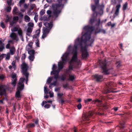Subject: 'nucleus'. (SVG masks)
Instances as JSON below:
<instances>
[{
	"mask_svg": "<svg viewBox=\"0 0 132 132\" xmlns=\"http://www.w3.org/2000/svg\"><path fill=\"white\" fill-rule=\"evenodd\" d=\"M94 29L93 27L86 26L84 27L82 34H84L82 36L81 38H77L75 40V44L73 46L71 45L69 46L67 51L61 57L62 61L58 62V67L60 70L62 69L64 64L67 62L69 54L73 55L69 62V69L66 71V74L69 75L71 73V70L75 68V65L80 64V61L78 59V47H81V51L82 56L83 58H86L88 56L87 50V48L88 46H92V44L94 41L93 38L91 37V35Z\"/></svg>",
	"mask_w": 132,
	"mask_h": 132,
	"instance_id": "f257e3e1",
	"label": "nucleus"
},
{
	"mask_svg": "<svg viewBox=\"0 0 132 132\" xmlns=\"http://www.w3.org/2000/svg\"><path fill=\"white\" fill-rule=\"evenodd\" d=\"M59 3V4L52 5L53 14L54 16L57 18L61 12V10L63 8L64 5L60 3V1H63V0H58Z\"/></svg>",
	"mask_w": 132,
	"mask_h": 132,
	"instance_id": "f03ea898",
	"label": "nucleus"
},
{
	"mask_svg": "<svg viewBox=\"0 0 132 132\" xmlns=\"http://www.w3.org/2000/svg\"><path fill=\"white\" fill-rule=\"evenodd\" d=\"M25 80L24 78H21L18 82V85L17 88V91L16 92L15 97L16 98H20L21 96L20 94V91L23 89L24 87L23 82Z\"/></svg>",
	"mask_w": 132,
	"mask_h": 132,
	"instance_id": "7ed1b4c3",
	"label": "nucleus"
},
{
	"mask_svg": "<svg viewBox=\"0 0 132 132\" xmlns=\"http://www.w3.org/2000/svg\"><path fill=\"white\" fill-rule=\"evenodd\" d=\"M44 25L47 28H44L43 29L42 38L43 39L47 36L53 26L52 23L51 22L50 23L46 22L44 23Z\"/></svg>",
	"mask_w": 132,
	"mask_h": 132,
	"instance_id": "20e7f679",
	"label": "nucleus"
},
{
	"mask_svg": "<svg viewBox=\"0 0 132 132\" xmlns=\"http://www.w3.org/2000/svg\"><path fill=\"white\" fill-rule=\"evenodd\" d=\"M98 62L100 67L103 70V72L105 75H108L110 73L109 71V69H108L107 68L106 61L100 60Z\"/></svg>",
	"mask_w": 132,
	"mask_h": 132,
	"instance_id": "39448f33",
	"label": "nucleus"
},
{
	"mask_svg": "<svg viewBox=\"0 0 132 132\" xmlns=\"http://www.w3.org/2000/svg\"><path fill=\"white\" fill-rule=\"evenodd\" d=\"M93 114V112L89 111V112L86 113H83L82 116V119L84 121H87L84 122V123H89L90 122L89 121V118L91 117Z\"/></svg>",
	"mask_w": 132,
	"mask_h": 132,
	"instance_id": "423d86ee",
	"label": "nucleus"
},
{
	"mask_svg": "<svg viewBox=\"0 0 132 132\" xmlns=\"http://www.w3.org/2000/svg\"><path fill=\"white\" fill-rule=\"evenodd\" d=\"M21 72L22 74L24 75H29V73L28 72L29 66L27 64L24 62L21 65Z\"/></svg>",
	"mask_w": 132,
	"mask_h": 132,
	"instance_id": "0eeeda50",
	"label": "nucleus"
},
{
	"mask_svg": "<svg viewBox=\"0 0 132 132\" xmlns=\"http://www.w3.org/2000/svg\"><path fill=\"white\" fill-rule=\"evenodd\" d=\"M106 85L108 88L107 90L105 92V93H108L111 92V91L110 90V89H113V87L114 86L113 83L112 82H108L106 84Z\"/></svg>",
	"mask_w": 132,
	"mask_h": 132,
	"instance_id": "6e6552de",
	"label": "nucleus"
},
{
	"mask_svg": "<svg viewBox=\"0 0 132 132\" xmlns=\"http://www.w3.org/2000/svg\"><path fill=\"white\" fill-rule=\"evenodd\" d=\"M60 70L59 68V69L58 70H53L51 72V75L54 74V78L56 80H57V79L59 78V73Z\"/></svg>",
	"mask_w": 132,
	"mask_h": 132,
	"instance_id": "1a4fd4ad",
	"label": "nucleus"
},
{
	"mask_svg": "<svg viewBox=\"0 0 132 132\" xmlns=\"http://www.w3.org/2000/svg\"><path fill=\"white\" fill-rule=\"evenodd\" d=\"M11 77L12 79L11 84L13 86H15L16 85V81L17 80L16 74H13L11 76Z\"/></svg>",
	"mask_w": 132,
	"mask_h": 132,
	"instance_id": "9d476101",
	"label": "nucleus"
},
{
	"mask_svg": "<svg viewBox=\"0 0 132 132\" xmlns=\"http://www.w3.org/2000/svg\"><path fill=\"white\" fill-rule=\"evenodd\" d=\"M104 7V5L103 4L101 5L98 6L99 9V12H96V16L98 14L101 15L103 14V9Z\"/></svg>",
	"mask_w": 132,
	"mask_h": 132,
	"instance_id": "9b49d317",
	"label": "nucleus"
},
{
	"mask_svg": "<svg viewBox=\"0 0 132 132\" xmlns=\"http://www.w3.org/2000/svg\"><path fill=\"white\" fill-rule=\"evenodd\" d=\"M6 86L2 85H0V95H2L6 93Z\"/></svg>",
	"mask_w": 132,
	"mask_h": 132,
	"instance_id": "f8f14e48",
	"label": "nucleus"
},
{
	"mask_svg": "<svg viewBox=\"0 0 132 132\" xmlns=\"http://www.w3.org/2000/svg\"><path fill=\"white\" fill-rule=\"evenodd\" d=\"M94 77L95 80L97 82L101 81L103 78L102 76L97 74L94 75Z\"/></svg>",
	"mask_w": 132,
	"mask_h": 132,
	"instance_id": "ddd939ff",
	"label": "nucleus"
},
{
	"mask_svg": "<svg viewBox=\"0 0 132 132\" xmlns=\"http://www.w3.org/2000/svg\"><path fill=\"white\" fill-rule=\"evenodd\" d=\"M10 37L13 40L17 41L19 40V39L17 35L14 32H12L10 35Z\"/></svg>",
	"mask_w": 132,
	"mask_h": 132,
	"instance_id": "4468645a",
	"label": "nucleus"
},
{
	"mask_svg": "<svg viewBox=\"0 0 132 132\" xmlns=\"http://www.w3.org/2000/svg\"><path fill=\"white\" fill-rule=\"evenodd\" d=\"M121 5L120 4H119L116 6V10L114 13V15L117 16L119 14V9Z\"/></svg>",
	"mask_w": 132,
	"mask_h": 132,
	"instance_id": "2eb2a0df",
	"label": "nucleus"
},
{
	"mask_svg": "<svg viewBox=\"0 0 132 132\" xmlns=\"http://www.w3.org/2000/svg\"><path fill=\"white\" fill-rule=\"evenodd\" d=\"M5 48L4 44L0 40V52H2Z\"/></svg>",
	"mask_w": 132,
	"mask_h": 132,
	"instance_id": "dca6fc26",
	"label": "nucleus"
},
{
	"mask_svg": "<svg viewBox=\"0 0 132 132\" xmlns=\"http://www.w3.org/2000/svg\"><path fill=\"white\" fill-rule=\"evenodd\" d=\"M29 48L27 46L26 48V50L28 51V53L31 55H34L35 53V51L33 50H29Z\"/></svg>",
	"mask_w": 132,
	"mask_h": 132,
	"instance_id": "f3484780",
	"label": "nucleus"
},
{
	"mask_svg": "<svg viewBox=\"0 0 132 132\" xmlns=\"http://www.w3.org/2000/svg\"><path fill=\"white\" fill-rule=\"evenodd\" d=\"M19 10L16 6H15L12 11V13L14 15H16L18 13Z\"/></svg>",
	"mask_w": 132,
	"mask_h": 132,
	"instance_id": "a211bd4d",
	"label": "nucleus"
},
{
	"mask_svg": "<svg viewBox=\"0 0 132 132\" xmlns=\"http://www.w3.org/2000/svg\"><path fill=\"white\" fill-rule=\"evenodd\" d=\"M12 19L11 16H9V15H6V19L5 20V22L7 23L8 22H10Z\"/></svg>",
	"mask_w": 132,
	"mask_h": 132,
	"instance_id": "6ab92c4d",
	"label": "nucleus"
},
{
	"mask_svg": "<svg viewBox=\"0 0 132 132\" xmlns=\"http://www.w3.org/2000/svg\"><path fill=\"white\" fill-rule=\"evenodd\" d=\"M69 80L70 81H73L75 78V76L74 74L72 75L69 74Z\"/></svg>",
	"mask_w": 132,
	"mask_h": 132,
	"instance_id": "aec40b11",
	"label": "nucleus"
},
{
	"mask_svg": "<svg viewBox=\"0 0 132 132\" xmlns=\"http://www.w3.org/2000/svg\"><path fill=\"white\" fill-rule=\"evenodd\" d=\"M128 7V4L127 2H126L123 5L122 10L123 11H125L127 9Z\"/></svg>",
	"mask_w": 132,
	"mask_h": 132,
	"instance_id": "412c9836",
	"label": "nucleus"
},
{
	"mask_svg": "<svg viewBox=\"0 0 132 132\" xmlns=\"http://www.w3.org/2000/svg\"><path fill=\"white\" fill-rule=\"evenodd\" d=\"M102 101L101 100H99L98 99H97L93 101V102L95 104H97V103H99V104L100 105L101 104Z\"/></svg>",
	"mask_w": 132,
	"mask_h": 132,
	"instance_id": "4be33fe9",
	"label": "nucleus"
},
{
	"mask_svg": "<svg viewBox=\"0 0 132 132\" xmlns=\"http://www.w3.org/2000/svg\"><path fill=\"white\" fill-rule=\"evenodd\" d=\"M17 31L18 34L19 36H21L22 37V36H23V32L21 29L20 28H19V30Z\"/></svg>",
	"mask_w": 132,
	"mask_h": 132,
	"instance_id": "5701e85b",
	"label": "nucleus"
},
{
	"mask_svg": "<svg viewBox=\"0 0 132 132\" xmlns=\"http://www.w3.org/2000/svg\"><path fill=\"white\" fill-rule=\"evenodd\" d=\"M95 5H92V11H94L96 9L97 7V6H98V4L99 3V2L97 4H96L95 2Z\"/></svg>",
	"mask_w": 132,
	"mask_h": 132,
	"instance_id": "b1692460",
	"label": "nucleus"
},
{
	"mask_svg": "<svg viewBox=\"0 0 132 132\" xmlns=\"http://www.w3.org/2000/svg\"><path fill=\"white\" fill-rule=\"evenodd\" d=\"M24 19L25 21L26 22H29L30 20V17L27 15H26L24 16Z\"/></svg>",
	"mask_w": 132,
	"mask_h": 132,
	"instance_id": "393cba45",
	"label": "nucleus"
},
{
	"mask_svg": "<svg viewBox=\"0 0 132 132\" xmlns=\"http://www.w3.org/2000/svg\"><path fill=\"white\" fill-rule=\"evenodd\" d=\"M59 78L61 80H64L66 78V76L65 74H64L59 77Z\"/></svg>",
	"mask_w": 132,
	"mask_h": 132,
	"instance_id": "a878e982",
	"label": "nucleus"
},
{
	"mask_svg": "<svg viewBox=\"0 0 132 132\" xmlns=\"http://www.w3.org/2000/svg\"><path fill=\"white\" fill-rule=\"evenodd\" d=\"M15 49L14 47L12 48L10 50V52L11 54L12 55L14 54L15 52Z\"/></svg>",
	"mask_w": 132,
	"mask_h": 132,
	"instance_id": "bb28decb",
	"label": "nucleus"
},
{
	"mask_svg": "<svg viewBox=\"0 0 132 132\" xmlns=\"http://www.w3.org/2000/svg\"><path fill=\"white\" fill-rule=\"evenodd\" d=\"M103 22H104V20H102L101 22H100V18H99L98 19V21L96 23V26H99L100 25V23H102Z\"/></svg>",
	"mask_w": 132,
	"mask_h": 132,
	"instance_id": "cd10ccee",
	"label": "nucleus"
},
{
	"mask_svg": "<svg viewBox=\"0 0 132 132\" xmlns=\"http://www.w3.org/2000/svg\"><path fill=\"white\" fill-rule=\"evenodd\" d=\"M34 58L35 56L34 55H30L28 57V58L29 60L31 61H34Z\"/></svg>",
	"mask_w": 132,
	"mask_h": 132,
	"instance_id": "c85d7f7f",
	"label": "nucleus"
},
{
	"mask_svg": "<svg viewBox=\"0 0 132 132\" xmlns=\"http://www.w3.org/2000/svg\"><path fill=\"white\" fill-rule=\"evenodd\" d=\"M35 124L34 123H31L26 126V127L28 128H30V127H35Z\"/></svg>",
	"mask_w": 132,
	"mask_h": 132,
	"instance_id": "c756f323",
	"label": "nucleus"
},
{
	"mask_svg": "<svg viewBox=\"0 0 132 132\" xmlns=\"http://www.w3.org/2000/svg\"><path fill=\"white\" fill-rule=\"evenodd\" d=\"M52 79L53 77H52L51 78L50 77H49L48 78L47 80V84H49L51 82Z\"/></svg>",
	"mask_w": 132,
	"mask_h": 132,
	"instance_id": "7c9ffc66",
	"label": "nucleus"
},
{
	"mask_svg": "<svg viewBox=\"0 0 132 132\" xmlns=\"http://www.w3.org/2000/svg\"><path fill=\"white\" fill-rule=\"evenodd\" d=\"M26 0H20L19 2V6L21 7L22 4L24 3L25 2Z\"/></svg>",
	"mask_w": 132,
	"mask_h": 132,
	"instance_id": "2f4dec72",
	"label": "nucleus"
},
{
	"mask_svg": "<svg viewBox=\"0 0 132 132\" xmlns=\"http://www.w3.org/2000/svg\"><path fill=\"white\" fill-rule=\"evenodd\" d=\"M47 86H45L44 87V93L46 94H47L48 93V91L49 90L48 89H47Z\"/></svg>",
	"mask_w": 132,
	"mask_h": 132,
	"instance_id": "473e14b6",
	"label": "nucleus"
},
{
	"mask_svg": "<svg viewBox=\"0 0 132 132\" xmlns=\"http://www.w3.org/2000/svg\"><path fill=\"white\" fill-rule=\"evenodd\" d=\"M32 28H31L28 27L27 30V32L31 33L32 31Z\"/></svg>",
	"mask_w": 132,
	"mask_h": 132,
	"instance_id": "72a5a7b5",
	"label": "nucleus"
},
{
	"mask_svg": "<svg viewBox=\"0 0 132 132\" xmlns=\"http://www.w3.org/2000/svg\"><path fill=\"white\" fill-rule=\"evenodd\" d=\"M52 13V12L50 10H48L47 11V14L49 15V18H50L52 16L51 15V14Z\"/></svg>",
	"mask_w": 132,
	"mask_h": 132,
	"instance_id": "f704fd0d",
	"label": "nucleus"
},
{
	"mask_svg": "<svg viewBox=\"0 0 132 132\" xmlns=\"http://www.w3.org/2000/svg\"><path fill=\"white\" fill-rule=\"evenodd\" d=\"M33 43L31 42H30L28 44V46L30 47V49H31L32 48Z\"/></svg>",
	"mask_w": 132,
	"mask_h": 132,
	"instance_id": "c9c22d12",
	"label": "nucleus"
},
{
	"mask_svg": "<svg viewBox=\"0 0 132 132\" xmlns=\"http://www.w3.org/2000/svg\"><path fill=\"white\" fill-rule=\"evenodd\" d=\"M38 19V15L37 14V13H36L34 18V19L36 22H37Z\"/></svg>",
	"mask_w": 132,
	"mask_h": 132,
	"instance_id": "e433bc0d",
	"label": "nucleus"
},
{
	"mask_svg": "<svg viewBox=\"0 0 132 132\" xmlns=\"http://www.w3.org/2000/svg\"><path fill=\"white\" fill-rule=\"evenodd\" d=\"M6 56V54H2L0 55V61L3 59L4 57Z\"/></svg>",
	"mask_w": 132,
	"mask_h": 132,
	"instance_id": "4c0bfd02",
	"label": "nucleus"
},
{
	"mask_svg": "<svg viewBox=\"0 0 132 132\" xmlns=\"http://www.w3.org/2000/svg\"><path fill=\"white\" fill-rule=\"evenodd\" d=\"M5 59L6 60H9L10 58V53H7V55H6Z\"/></svg>",
	"mask_w": 132,
	"mask_h": 132,
	"instance_id": "58836bf2",
	"label": "nucleus"
},
{
	"mask_svg": "<svg viewBox=\"0 0 132 132\" xmlns=\"http://www.w3.org/2000/svg\"><path fill=\"white\" fill-rule=\"evenodd\" d=\"M12 65L13 68L15 69L16 68L15 63L14 61H13L12 63Z\"/></svg>",
	"mask_w": 132,
	"mask_h": 132,
	"instance_id": "ea45409f",
	"label": "nucleus"
},
{
	"mask_svg": "<svg viewBox=\"0 0 132 132\" xmlns=\"http://www.w3.org/2000/svg\"><path fill=\"white\" fill-rule=\"evenodd\" d=\"M19 27H15L13 28L12 31H14V32H15L16 31H18L19 30Z\"/></svg>",
	"mask_w": 132,
	"mask_h": 132,
	"instance_id": "a19ab883",
	"label": "nucleus"
},
{
	"mask_svg": "<svg viewBox=\"0 0 132 132\" xmlns=\"http://www.w3.org/2000/svg\"><path fill=\"white\" fill-rule=\"evenodd\" d=\"M63 94L62 93H58L57 94V96L58 97L59 99L62 98V97L63 96Z\"/></svg>",
	"mask_w": 132,
	"mask_h": 132,
	"instance_id": "79ce46f5",
	"label": "nucleus"
},
{
	"mask_svg": "<svg viewBox=\"0 0 132 132\" xmlns=\"http://www.w3.org/2000/svg\"><path fill=\"white\" fill-rule=\"evenodd\" d=\"M28 26L29 27H33L34 26V24L32 22H30L28 23Z\"/></svg>",
	"mask_w": 132,
	"mask_h": 132,
	"instance_id": "37998d69",
	"label": "nucleus"
},
{
	"mask_svg": "<svg viewBox=\"0 0 132 132\" xmlns=\"http://www.w3.org/2000/svg\"><path fill=\"white\" fill-rule=\"evenodd\" d=\"M92 99L90 98L86 100H85L84 101L86 103H87L88 102H90L92 101Z\"/></svg>",
	"mask_w": 132,
	"mask_h": 132,
	"instance_id": "c03bdc74",
	"label": "nucleus"
},
{
	"mask_svg": "<svg viewBox=\"0 0 132 132\" xmlns=\"http://www.w3.org/2000/svg\"><path fill=\"white\" fill-rule=\"evenodd\" d=\"M45 13V10H42L40 12V14L41 15H44V14Z\"/></svg>",
	"mask_w": 132,
	"mask_h": 132,
	"instance_id": "a18cd8bd",
	"label": "nucleus"
},
{
	"mask_svg": "<svg viewBox=\"0 0 132 132\" xmlns=\"http://www.w3.org/2000/svg\"><path fill=\"white\" fill-rule=\"evenodd\" d=\"M11 7L10 6H8L6 9V11L7 12H10L11 10Z\"/></svg>",
	"mask_w": 132,
	"mask_h": 132,
	"instance_id": "49530a36",
	"label": "nucleus"
},
{
	"mask_svg": "<svg viewBox=\"0 0 132 132\" xmlns=\"http://www.w3.org/2000/svg\"><path fill=\"white\" fill-rule=\"evenodd\" d=\"M26 55L25 54H23L22 55L21 59L22 60H24L26 58Z\"/></svg>",
	"mask_w": 132,
	"mask_h": 132,
	"instance_id": "de8ad7c7",
	"label": "nucleus"
},
{
	"mask_svg": "<svg viewBox=\"0 0 132 132\" xmlns=\"http://www.w3.org/2000/svg\"><path fill=\"white\" fill-rule=\"evenodd\" d=\"M117 67L119 68L121 66L120 63V62H117L116 63Z\"/></svg>",
	"mask_w": 132,
	"mask_h": 132,
	"instance_id": "09e8293b",
	"label": "nucleus"
},
{
	"mask_svg": "<svg viewBox=\"0 0 132 132\" xmlns=\"http://www.w3.org/2000/svg\"><path fill=\"white\" fill-rule=\"evenodd\" d=\"M12 1V0H9L7 1V3L9 6H10L11 5Z\"/></svg>",
	"mask_w": 132,
	"mask_h": 132,
	"instance_id": "8fccbe9b",
	"label": "nucleus"
},
{
	"mask_svg": "<svg viewBox=\"0 0 132 132\" xmlns=\"http://www.w3.org/2000/svg\"><path fill=\"white\" fill-rule=\"evenodd\" d=\"M36 45L37 47H39V40L37 39L36 40Z\"/></svg>",
	"mask_w": 132,
	"mask_h": 132,
	"instance_id": "3c124183",
	"label": "nucleus"
},
{
	"mask_svg": "<svg viewBox=\"0 0 132 132\" xmlns=\"http://www.w3.org/2000/svg\"><path fill=\"white\" fill-rule=\"evenodd\" d=\"M99 31L100 32L103 33L104 34H105L106 32V31L105 30L102 29H100L99 30Z\"/></svg>",
	"mask_w": 132,
	"mask_h": 132,
	"instance_id": "603ef678",
	"label": "nucleus"
},
{
	"mask_svg": "<svg viewBox=\"0 0 132 132\" xmlns=\"http://www.w3.org/2000/svg\"><path fill=\"white\" fill-rule=\"evenodd\" d=\"M60 101H59V103H61L62 105L64 103V101L63 100L62 98L59 99Z\"/></svg>",
	"mask_w": 132,
	"mask_h": 132,
	"instance_id": "864d4df0",
	"label": "nucleus"
},
{
	"mask_svg": "<svg viewBox=\"0 0 132 132\" xmlns=\"http://www.w3.org/2000/svg\"><path fill=\"white\" fill-rule=\"evenodd\" d=\"M49 93L50 94V97H52L54 96V94L53 92H49Z\"/></svg>",
	"mask_w": 132,
	"mask_h": 132,
	"instance_id": "5fc2aeb1",
	"label": "nucleus"
},
{
	"mask_svg": "<svg viewBox=\"0 0 132 132\" xmlns=\"http://www.w3.org/2000/svg\"><path fill=\"white\" fill-rule=\"evenodd\" d=\"M1 26L3 28H5L4 24L2 22L1 23Z\"/></svg>",
	"mask_w": 132,
	"mask_h": 132,
	"instance_id": "6e6d98bb",
	"label": "nucleus"
},
{
	"mask_svg": "<svg viewBox=\"0 0 132 132\" xmlns=\"http://www.w3.org/2000/svg\"><path fill=\"white\" fill-rule=\"evenodd\" d=\"M95 20L94 18H92L90 19V23L92 24L93 22L95 21Z\"/></svg>",
	"mask_w": 132,
	"mask_h": 132,
	"instance_id": "4d7b16f0",
	"label": "nucleus"
},
{
	"mask_svg": "<svg viewBox=\"0 0 132 132\" xmlns=\"http://www.w3.org/2000/svg\"><path fill=\"white\" fill-rule=\"evenodd\" d=\"M51 105L49 104H45L44 107L45 108L48 109L50 108Z\"/></svg>",
	"mask_w": 132,
	"mask_h": 132,
	"instance_id": "13d9d810",
	"label": "nucleus"
},
{
	"mask_svg": "<svg viewBox=\"0 0 132 132\" xmlns=\"http://www.w3.org/2000/svg\"><path fill=\"white\" fill-rule=\"evenodd\" d=\"M29 75H24L26 78V84H27V81H28V77Z\"/></svg>",
	"mask_w": 132,
	"mask_h": 132,
	"instance_id": "bf43d9fd",
	"label": "nucleus"
},
{
	"mask_svg": "<svg viewBox=\"0 0 132 132\" xmlns=\"http://www.w3.org/2000/svg\"><path fill=\"white\" fill-rule=\"evenodd\" d=\"M13 19L14 21H18V20L19 18L18 16H15L13 17Z\"/></svg>",
	"mask_w": 132,
	"mask_h": 132,
	"instance_id": "052dcab7",
	"label": "nucleus"
},
{
	"mask_svg": "<svg viewBox=\"0 0 132 132\" xmlns=\"http://www.w3.org/2000/svg\"><path fill=\"white\" fill-rule=\"evenodd\" d=\"M81 105L80 103L77 106V108L79 110H80L81 109Z\"/></svg>",
	"mask_w": 132,
	"mask_h": 132,
	"instance_id": "680f3d73",
	"label": "nucleus"
},
{
	"mask_svg": "<svg viewBox=\"0 0 132 132\" xmlns=\"http://www.w3.org/2000/svg\"><path fill=\"white\" fill-rule=\"evenodd\" d=\"M57 81V80H56L55 81L51 83V84H52V85H53L54 86H56V85Z\"/></svg>",
	"mask_w": 132,
	"mask_h": 132,
	"instance_id": "e2e57ef3",
	"label": "nucleus"
},
{
	"mask_svg": "<svg viewBox=\"0 0 132 132\" xmlns=\"http://www.w3.org/2000/svg\"><path fill=\"white\" fill-rule=\"evenodd\" d=\"M9 22L10 23V25L11 26H12L14 23L13 21H11Z\"/></svg>",
	"mask_w": 132,
	"mask_h": 132,
	"instance_id": "0e129e2a",
	"label": "nucleus"
},
{
	"mask_svg": "<svg viewBox=\"0 0 132 132\" xmlns=\"http://www.w3.org/2000/svg\"><path fill=\"white\" fill-rule=\"evenodd\" d=\"M111 1L114 4H116L117 3V0H111Z\"/></svg>",
	"mask_w": 132,
	"mask_h": 132,
	"instance_id": "69168bd1",
	"label": "nucleus"
},
{
	"mask_svg": "<svg viewBox=\"0 0 132 132\" xmlns=\"http://www.w3.org/2000/svg\"><path fill=\"white\" fill-rule=\"evenodd\" d=\"M10 47V44L9 43H8L6 46V48L7 49H9Z\"/></svg>",
	"mask_w": 132,
	"mask_h": 132,
	"instance_id": "338daca9",
	"label": "nucleus"
},
{
	"mask_svg": "<svg viewBox=\"0 0 132 132\" xmlns=\"http://www.w3.org/2000/svg\"><path fill=\"white\" fill-rule=\"evenodd\" d=\"M18 15L20 17L22 18L23 17V15L22 14L21 12H20L18 14Z\"/></svg>",
	"mask_w": 132,
	"mask_h": 132,
	"instance_id": "774afa93",
	"label": "nucleus"
}]
</instances>
